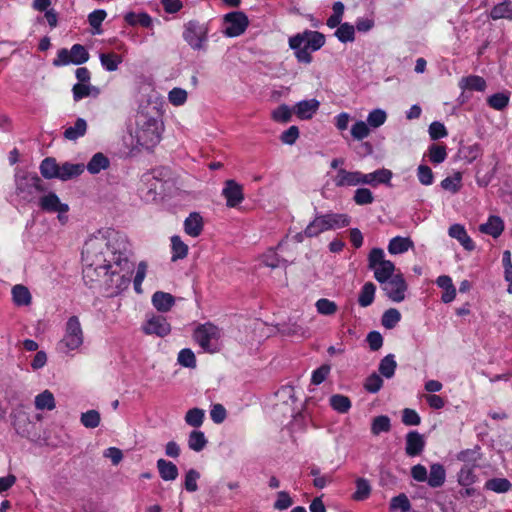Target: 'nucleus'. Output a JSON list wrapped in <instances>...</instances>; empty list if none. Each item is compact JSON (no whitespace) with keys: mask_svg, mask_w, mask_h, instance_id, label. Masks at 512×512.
Masks as SVG:
<instances>
[{"mask_svg":"<svg viewBox=\"0 0 512 512\" xmlns=\"http://www.w3.org/2000/svg\"><path fill=\"white\" fill-rule=\"evenodd\" d=\"M282 332L288 336L309 337L308 329L298 322H289L283 325Z\"/></svg>","mask_w":512,"mask_h":512,"instance_id":"obj_43","label":"nucleus"},{"mask_svg":"<svg viewBox=\"0 0 512 512\" xmlns=\"http://www.w3.org/2000/svg\"><path fill=\"white\" fill-rule=\"evenodd\" d=\"M137 125L136 137L138 143L147 149L155 147L161 138V128L158 121L140 115L137 119Z\"/></svg>","mask_w":512,"mask_h":512,"instance_id":"obj_4","label":"nucleus"},{"mask_svg":"<svg viewBox=\"0 0 512 512\" xmlns=\"http://www.w3.org/2000/svg\"><path fill=\"white\" fill-rule=\"evenodd\" d=\"M41 183V179L36 174H27L17 179V191L19 194H24V197L27 198L34 192L43 191Z\"/></svg>","mask_w":512,"mask_h":512,"instance_id":"obj_13","label":"nucleus"},{"mask_svg":"<svg viewBox=\"0 0 512 512\" xmlns=\"http://www.w3.org/2000/svg\"><path fill=\"white\" fill-rule=\"evenodd\" d=\"M391 429L390 419L386 415L377 416L372 420L371 432L373 435H379L383 432H389Z\"/></svg>","mask_w":512,"mask_h":512,"instance_id":"obj_46","label":"nucleus"},{"mask_svg":"<svg viewBox=\"0 0 512 512\" xmlns=\"http://www.w3.org/2000/svg\"><path fill=\"white\" fill-rule=\"evenodd\" d=\"M221 329L211 322L198 325L193 332L194 341L208 353L220 350Z\"/></svg>","mask_w":512,"mask_h":512,"instance_id":"obj_3","label":"nucleus"},{"mask_svg":"<svg viewBox=\"0 0 512 512\" xmlns=\"http://www.w3.org/2000/svg\"><path fill=\"white\" fill-rule=\"evenodd\" d=\"M320 102L316 99L303 100L295 104L293 112L300 120H309L318 111Z\"/></svg>","mask_w":512,"mask_h":512,"instance_id":"obj_18","label":"nucleus"},{"mask_svg":"<svg viewBox=\"0 0 512 512\" xmlns=\"http://www.w3.org/2000/svg\"><path fill=\"white\" fill-rule=\"evenodd\" d=\"M148 264L146 261H140L136 267V273L133 279L134 290L137 294L143 292L142 283L146 277Z\"/></svg>","mask_w":512,"mask_h":512,"instance_id":"obj_45","label":"nucleus"},{"mask_svg":"<svg viewBox=\"0 0 512 512\" xmlns=\"http://www.w3.org/2000/svg\"><path fill=\"white\" fill-rule=\"evenodd\" d=\"M34 404L37 410H53L56 407L55 398L51 391L44 390L35 397Z\"/></svg>","mask_w":512,"mask_h":512,"instance_id":"obj_32","label":"nucleus"},{"mask_svg":"<svg viewBox=\"0 0 512 512\" xmlns=\"http://www.w3.org/2000/svg\"><path fill=\"white\" fill-rule=\"evenodd\" d=\"M387 119L386 112L381 109L372 110L367 117V124L372 128H378L385 123Z\"/></svg>","mask_w":512,"mask_h":512,"instance_id":"obj_58","label":"nucleus"},{"mask_svg":"<svg viewBox=\"0 0 512 512\" xmlns=\"http://www.w3.org/2000/svg\"><path fill=\"white\" fill-rule=\"evenodd\" d=\"M225 35L237 37L243 34L249 25L248 17L241 11L231 12L225 15Z\"/></svg>","mask_w":512,"mask_h":512,"instance_id":"obj_10","label":"nucleus"},{"mask_svg":"<svg viewBox=\"0 0 512 512\" xmlns=\"http://www.w3.org/2000/svg\"><path fill=\"white\" fill-rule=\"evenodd\" d=\"M368 267L374 272V277L379 283H384L395 275V265L385 259L384 251L381 248H373L370 251Z\"/></svg>","mask_w":512,"mask_h":512,"instance_id":"obj_5","label":"nucleus"},{"mask_svg":"<svg viewBox=\"0 0 512 512\" xmlns=\"http://www.w3.org/2000/svg\"><path fill=\"white\" fill-rule=\"evenodd\" d=\"M125 21L132 26L140 25L142 27H150L152 25V18L146 13H127L125 15Z\"/></svg>","mask_w":512,"mask_h":512,"instance_id":"obj_48","label":"nucleus"},{"mask_svg":"<svg viewBox=\"0 0 512 512\" xmlns=\"http://www.w3.org/2000/svg\"><path fill=\"white\" fill-rule=\"evenodd\" d=\"M207 445V439L202 431L193 430L189 434L188 446L191 450L200 452Z\"/></svg>","mask_w":512,"mask_h":512,"instance_id":"obj_39","label":"nucleus"},{"mask_svg":"<svg viewBox=\"0 0 512 512\" xmlns=\"http://www.w3.org/2000/svg\"><path fill=\"white\" fill-rule=\"evenodd\" d=\"M392 176V171L386 168L378 169L371 173H362V185H370L372 187H377L380 184L388 185Z\"/></svg>","mask_w":512,"mask_h":512,"instance_id":"obj_17","label":"nucleus"},{"mask_svg":"<svg viewBox=\"0 0 512 512\" xmlns=\"http://www.w3.org/2000/svg\"><path fill=\"white\" fill-rule=\"evenodd\" d=\"M188 94L182 88H173L168 94L169 102L174 106H181L187 101Z\"/></svg>","mask_w":512,"mask_h":512,"instance_id":"obj_63","label":"nucleus"},{"mask_svg":"<svg viewBox=\"0 0 512 512\" xmlns=\"http://www.w3.org/2000/svg\"><path fill=\"white\" fill-rule=\"evenodd\" d=\"M87 131V123L84 119L78 118L74 124V126H70L65 129L64 137L68 140H76L79 137L85 135Z\"/></svg>","mask_w":512,"mask_h":512,"instance_id":"obj_33","label":"nucleus"},{"mask_svg":"<svg viewBox=\"0 0 512 512\" xmlns=\"http://www.w3.org/2000/svg\"><path fill=\"white\" fill-rule=\"evenodd\" d=\"M127 237L110 231L86 241L82 251L83 279L90 287H99L107 296L127 289L135 265Z\"/></svg>","mask_w":512,"mask_h":512,"instance_id":"obj_1","label":"nucleus"},{"mask_svg":"<svg viewBox=\"0 0 512 512\" xmlns=\"http://www.w3.org/2000/svg\"><path fill=\"white\" fill-rule=\"evenodd\" d=\"M40 172L44 178H58L59 165L54 158H45L41 162Z\"/></svg>","mask_w":512,"mask_h":512,"instance_id":"obj_40","label":"nucleus"},{"mask_svg":"<svg viewBox=\"0 0 512 512\" xmlns=\"http://www.w3.org/2000/svg\"><path fill=\"white\" fill-rule=\"evenodd\" d=\"M84 171L83 164L64 163L59 166L58 178L66 181L81 175Z\"/></svg>","mask_w":512,"mask_h":512,"instance_id":"obj_29","label":"nucleus"},{"mask_svg":"<svg viewBox=\"0 0 512 512\" xmlns=\"http://www.w3.org/2000/svg\"><path fill=\"white\" fill-rule=\"evenodd\" d=\"M396 366L397 364L394 360V355L389 354L381 360L379 371L384 377L391 378L395 373Z\"/></svg>","mask_w":512,"mask_h":512,"instance_id":"obj_52","label":"nucleus"},{"mask_svg":"<svg viewBox=\"0 0 512 512\" xmlns=\"http://www.w3.org/2000/svg\"><path fill=\"white\" fill-rule=\"evenodd\" d=\"M325 44V37L317 31L306 30L298 33L289 39L290 48H299L305 46L311 51L319 50Z\"/></svg>","mask_w":512,"mask_h":512,"instance_id":"obj_8","label":"nucleus"},{"mask_svg":"<svg viewBox=\"0 0 512 512\" xmlns=\"http://www.w3.org/2000/svg\"><path fill=\"white\" fill-rule=\"evenodd\" d=\"M174 303L175 298L170 293L157 291L152 296V304L160 312H168Z\"/></svg>","mask_w":512,"mask_h":512,"instance_id":"obj_25","label":"nucleus"},{"mask_svg":"<svg viewBox=\"0 0 512 512\" xmlns=\"http://www.w3.org/2000/svg\"><path fill=\"white\" fill-rule=\"evenodd\" d=\"M385 295L393 302H402L406 297L408 285L402 274H395L386 282L381 283Z\"/></svg>","mask_w":512,"mask_h":512,"instance_id":"obj_9","label":"nucleus"},{"mask_svg":"<svg viewBox=\"0 0 512 512\" xmlns=\"http://www.w3.org/2000/svg\"><path fill=\"white\" fill-rule=\"evenodd\" d=\"M353 200L357 205H368L373 203L374 196L368 188H358L354 192Z\"/></svg>","mask_w":512,"mask_h":512,"instance_id":"obj_59","label":"nucleus"},{"mask_svg":"<svg viewBox=\"0 0 512 512\" xmlns=\"http://www.w3.org/2000/svg\"><path fill=\"white\" fill-rule=\"evenodd\" d=\"M428 157L431 163L440 164L447 157L446 147L444 145L433 144L428 149Z\"/></svg>","mask_w":512,"mask_h":512,"instance_id":"obj_49","label":"nucleus"},{"mask_svg":"<svg viewBox=\"0 0 512 512\" xmlns=\"http://www.w3.org/2000/svg\"><path fill=\"white\" fill-rule=\"evenodd\" d=\"M479 230L484 234L497 238L504 230V222L498 216H490L486 223L479 226Z\"/></svg>","mask_w":512,"mask_h":512,"instance_id":"obj_22","label":"nucleus"},{"mask_svg":"<svg viewBox=\"0 0 512 512\" xmlns=\"http://www.w3.org/2000/svg\"><path fill=\"white\" fill-rule=\"evenodd\" d=\"M39 205L44 211L59 213L58 218L60 221H63L61 214H64L69 210V206L65 203H61L59 197L52 192L41 197Z\"/></svg>","mask_w":512,"mask_h":512,"instance_id":"obj_14","label":"nucleus"},{"mask_svg":"<svg viewBox=\"0 0 512 512\" xmlns=\"http://www.w3.org/2000/svg\"><path fill=\"white\" fill-rule=\"evenodd\" d=\"M205 418V412L204 410L200 408H192L187 411L185 415V421L186 423L191 426L198 428L203 424Z\"/></svg>","mask_w":512,"mask_h":512,"instance_id":"obj_50","label":"nucleus"},{"mask_svg":"<svg viewBox=\"0 0 512 512\" xmlns=\"http://www.w3.org/2000/svg\"><path fill=\"white\" fill-rule=\"evenodd\" d=\"M376 287L372 282H367L363 285L359 297L358 303L362 307H367L371 305L374 301Z\"/></svg>","mask_w":512,"mask_h":512,"instance_id":"obj_38","label":"nucleus"},{"mask_svg":"<svg viewBox=\"0 0 512 512\" xmlns=\"http://www.w3.org/2000/svg\"><path fill=\"white\" fill-rule=\"evenodd\" d=\"M109 167V159L102 153H96L87 164L91 174H97Z\"/></svg>","mask_w":512,"mask_h":512,"instance_id":"obj_34","label":"nucleus"},{"mask_svg":"<svg viewBox=\"0 0 512 512\" xmlns=\"http://www.w3.org/2000/svg\"><path fill=\"white\" fill-rule=\"evenodd\" d=\"M333 182L336 187L357 186L362 184V172L348 171L340 168L337 170L336 175L333 177Z\"/></svg>","mask_w":512,"mask_h":512,"instance_id":"obj_16","label":"nucleus"},{"mask_svg":"<svg viewBox=\"0 0 512 512\" xmlns=\"http://www.w3.org/2000/svg\"><path fill=\"white\" fill-rule=\"evenodd\" d=\"M489 106L495 110H503L509 104V95L505 93H496L487 99Z\"/></svg>","mask_w":512,"mask_h":512,"instance_id":"obj_56","label":"nucleus"},{"mask_svg":"<svg viewBox=\"0 0 512 512\" xmlns=\"http://www.w3.org/2000/svg\"><path fill=\"white\" fill-rule=\"evenodd\" d=\"M449 235L457 239L466 250L472 251L475 248L474 242L467 234L464 226L460 224L452 225L449 228Z\"/></svg>","mask_w":512,"mask_h":512,"instance_id":"obj_23","label":"nucleus"},{"mask_svg":"<svg viewBox=\"0 0 512 512\" xmlns=\"http://www.w3.org/2000/svg\"><path fill=\"white\" fill-rule=\"evenodd\" d=\"M370 134V126L364 121H357L352 125L351 135L356 140H362Z\"/></svg>","mask_w":512,"mask_h":512,"instance_id":"obj_61","label":"nucleus"},{"mask_svg":"<svg viewBox=\"0 0 512 512\" xmlns=\"http://www.w3.org/2000/svg\"><path fill=\"white\" fill-rule=\"evenodd\" d=\"M222 194L226 199V205L231 208L239 205L244 199L243 187L234 180L225 182Z\"/></svg>","mask_w":512,"mask_h":512,"instance_id":"obj_15","label":"nucleus"},{"mask_svg":"<svg viewBox=\"0 0 512 512\" xmlns=\"http://www.w3.org/2000/svg\"><path fill=\"white\" fill-rule=\"evenodd\" d=\"M425 446L424 438L417 431H411L406 435L405 451L408 456L419 455Z\"/></svg>","mask_w":512,"mask_h":512,"instance_id":"obj_19","label":"nucleus"},{"mask_svg":"<svg viewBox=\"0 0 512 512\" xmlns=\"http://www.w3.org/2000/svg\"><path fill=\"white\" fill-rule=\"evenodd\" d=\"M171 250L172 256L171 260L173 262L177 260H181L187 257L189 252V247L186 243L182 241L180 236L174 235L171 237Z\"/></svg>","mask_w":512,"mask_h":512,"instance_id":"obj_30","label":"nucleus"},{"mask_svg":"<svg viewBox=\"0 0 512 512\" xmlns=\"http://www.w3.org/2000/svg\"><path fill=\"white\" fill-rule=\"evenodd\" d=\"M89 53L81 44H74L70 50L62 48L58 51L57 57L53 60L56 67L66 66L69 64L80 65L87 62Z\"/></svg>","mask_w":512,"mask_h":512,"instance_id":"obj_7","label":"nucleus"},{"mask_svg":"<svg viewBox=\"0 0 512 512\" xmlns=\"http://www.w3.org/2000/svg\"><path fill=\"white\" fill-rule=\"evenodd\" d=\"M84 340L83 330L77 316H71L65 327V334L60 341V347L65 352L78 349Z\"/></svg>","mask_w":512,"mask_h":512,"instance_id":"obj_6","label":"nucleus"},{"mask_svg":"<svg viewBox=\"0 0 512 512\" xmlns=\"http://www.w3.org/2000/svg\"><path fill=\"white\" fill-rule=\"evenodd\" d=\"M106 16V11L102 9L95 10L89 14L88 21L89 24L95 29L94 33L99 34L101 32L100 27Z\"/></svg>","mask_w":512,"mask_h":512,"instance_id":"obj_62","label":"nucleus"},{"mask_svg":"<svg viewBox=\"0 0 512 512\" xmlns=\"http://www.w3.org/2000/svg\"><path fill=\"white\" fill-rule=\"evenodd\" d=\"M80 421L86 428H96L101 421L100 413L97 410H89L81 414Z\"/></svg>","mask_w":512,"mask_h":512,"instance_id":"obj_53","label":"nucleus"},{"mask_svg":"<svg viewBox=\"0 0 512 512\" xmlns=\"http://www.w3.org/2000/svg\"><path fill=\"white\" fill-rule=\"evenodd\" d=\"M350 224V217L345 213L316 214L313 220L304 229V235L308 238L319 236L329 230L346 227Z\"/></svg>","mask_w":512,"mask_h":512,"instance_id":"obj_2","label":"nucleus"},{"mask_svg":"<svg viewBox=\"0 0 512 512\" xmlns=\"http://www.w3.org/2000/svg\"><path fill=\"white\" fill-rule=\"evenodd\" d=\"M143 332L147 335H156L165 337L171 332V326L167 319L161 315H152L147 319L142 327Z\"/></svg>","mask_w":512,"mask_h":512,"instance_id":"obj_12","label":"nucleus"},{"mask_svg":"<svg viewBox=\"0 0 512 512\" xmlns=\"http://www.w3.org/2000/svg\"><path fill=\"white\" fill-rule=\"evenodd\" d=\"M177 360L180 365L187 368H194L196 366L195 354L189 348L182 349L178 354Z\"/></svg>","mask_w":512,"mask_h":512,"instance_id":"obj_60","label":"nucleus"},{"mask_svg":"<svg viewBox=\"0 0 512 512\" xmlns=\"http://www.w3.org/2000/svg\"><path fill=\"white\" fill-rule=\"evenodd\" d=\"M157 468L161 478L165 481H173L178 477V468L171 461L159 459L157 461Z\"/></svg>","mask_w":512,"mask_h":512,"instance_id":"obj_28","label":"nucleus"},{"mask_svg":"<svg viewBox=\"0 0 512 512\" xmlns=\"http://www.w3.org/2000/svg\"><path fill=\"white\" fill-rule=\"evenodd\" d=\"M72 94L74 101L78 102L86 97L97 98L100 94V89L91 83H76L73 85Z\"/></svg>","mask_w":512,"mask_h":512,"instance_id":"obj_21","label":"nucleus"},{"mask_svg":"<svg viewBox=\"0 0 512 512\" xmlns=\"http://www.w3.org/2000/svg\"><path fill=\"white\" fill-rule=\"evenodd\" d=\"M330 406L338 413H347L351 408L350 399L342 394L332 395L329 399Z\"/></svg>","mask_w":512,"mask_h":512,"instance_id":"obj_36","label":"nucleus"},{"mask_svg":"<svg viewBox=\"0 0 512 512\" xmlns=\"http://www.w3.org/2000/svg\"><path fill=\"white\" fill-rule=\"evenodd\" d=\"M446 472L443 465L434 463L430 466V473L427 476V482L430 487L437 488L444 484Z\"/></svg>","mask_w":512,"mask_h":512,"instance_id":"obj_27","label":"nucleus"},{"mask_svg":"<svg viewBox=\"0 0 512 512\" xmlns=\"http://www.w3.org/2000/svg\"><path fill=\"white\" fill-rule=\"evenodd\" d=\"M341 42H352L354 40L355 28L349 23L341 24L335 32Z\"/></svg>","mask_w":512,"mask_h":512,"instance_id":"obj_54","label":"nucleus"},{"mask_svg":"<svg viewBox=\"0 0 512 512\" xmlns=\"http://www.w3.org/2000/svg\"><path fill=\"white\" fill-rule=\"evenodd\" d=\"M204 223L202 216L193 212L184 221V231L191 237H198L203 231Z\"/></svg>","mask_w":512,"mask_h":512,"instance_id":"obj_20","label":"nucleus"},{"mask_svg":"<svg viewBox=\"0 0 512 512\" xmlns=\"http://www.w3.org/2000/svg\"><path fill=\"white\" fill-rule=\"evenodd\" d=\"M461 87L468 90L484 91L486 88V81L476 75H471L461 79Z\"/></svg>","mask_w":512,"mask_h":512,"instance_id":"obj_42","label":"nucleus"},{"mask_svg":"<svg viewBox=\"0 0 512 512\" xmlns=\"http://www.w3.org/2000/svg\"><path fill=\"white\" fill-rule=\"evenodd\" d=\"M99 58L101 65L109 72L116 71L123 61L122 57L114 52L101 53Z\"/></svg>","mask_w":512,"mask_h":512,"instance_id":"obj_35","label":"nucleus"},{"mask_svg":"<svg viewBox=\"0 0 512 512\" xmlns=\"http://www.w3.org/2000/svg\"><path fill=\"white\" fill-rule=\"evenodd\" d=\"M490 17L493 20H512V8L510 7V4L507 2H502L500 4L495 5L490 12Z\"/></svg>","mask_w":512,"mask_h":512,"instance_id":"obj_44","label":"nucleus"},{"mask_svg":"<svg viewBox=\"0 0 512 512\" xmlns=\"http://www.w3.org/2000/svg\"><path fill=\"white\" fill-rule=\"evenodd\" d=\"M485 487L496 493H505L511 489L512 484L506 478H493L486 482Z\"/></svg>","mask_w":512,"mask_h":512,"instance_id":"obj_47","label":"nucleus"},{"mask_svg":"<svg viewBox=\"0 0 512 512\" xmlns=\"http://www.w3.org/2000/svg\"><path fill=\"white\" fill-rule=\"evenodd\" d=\"M13 302L17 306H28L31 304L32 296L28 288L18 284L12 288Z\"/></svg>","mask_w":512,"mask_h":512,"instance_id":"obj_31","label":"nucleus"},{"mask_svg":"<svg viewBox=\"0 0 512 512\" xmlns=\"http://www.w3.org/2000/svg\"><path fill=\"white\" fill-rule=\"evenodd\" d=\"M382 385V378L378 374L373 373L366 379L364 388L370 393H376L381 389Z\"/></svg>","mask_w":512,"mask_h":512,"instance_id":"obj_64","label":"nucleus"},{"mask_svg":"<svg viewBox=\"0 0 512 512\" xmlns=\"http://www.w3.org/2000/svg\"><path fill=\"white\" fill-rule=\"evenodd\" d=\"M183 37L193 49H202L206 41V29L197 22L190 21L185 27Z\"/></svg>","mask_w":512,"mask_h":512,"instance_id":"obj_11","label":"nucleus"},{"mask_svg":"<svg viewBox=\"0 0 512 512\" xmlns=\"http://www.w3.org/2000/svg\"><path fill=\"white\" fill-rule=\"evenodd\" d=\"M441 187L452 194L459 192L462 187V173L457 171L451 177H446L441 181Z\"/></svg>","mask_w":512,"mask_h":512,"instance_id":"obj_37","label":"nucleus"},{"mask_svg":"<svg viewBox=\"0 0 512 512\" xmlns=\"http://www.w3.org/2000/svg\"><path fill=\"white\" fill-rule=\"evenodd\" d=\"M437 285L444 290L441 300L444 303L452 302L456 297V288L452 283L451 277L441 275L436 280Z\"/></svg>","mask_w":512,"mask_h":512,"instance_id":"obj_26","label":"nucleus"},{"mask_svg":"<svg viewBox=\"0 0 512 512\" xmlns=\"http://www.w3.org/2000/svg\"><path fill=\"white\" fill-rule=\"evenodd\" d=\"M414 248V243L409 237L396 236L389 241L388 252L392 255H398Z\"/></svg>","mask_w":512,"mask_h":512,"instance_id":"obj_24","label":"nucleus"},{"mask_svg":"<svg viewBox=\"0 0 512 512\" xmlns=\"http://www.w3.org/2000/svg\"><path fill=\"white\" fill-rule=\"evenodd\" d=\"M371 490V485L367 479L358 478L356 480V491L352 498L356 501H363L370 496Z\"/></svg>","mask_w":512,"mask_h":512,"instance_id":"obj_41","label":"nucleus"},{"mask_svg":"<svg viewBox=\"0 0 512 512\" xmlns=\"http://www.w3.org/2000/svg\"><path fill=\"white\" fill-rule=\"evenodd\" d=\"M293 109L282 104L272 112V118L276 122L287 123L291 120Z\"/></svg>","mask_w":512,"mask_h":512,"instance_id":"obj_57","label":"nucleus"},{"mask_svg":"<svg viewBox=\"0 0 512 512\" xmlns=\"http://www.w3.org/2000/svg\"><path fill=\"white\" fill-rule=\"evenodd\" d=\"M316 310L319 314L329 316L337 312L338 306L334 301L327 298H321L315 303Z\"/></svg>","mask_w":512,"mask_h":512,"instance_id":"obj_51","label":"nucleus"},{"mask_svg":"<svg viewBox=\"0 0 512 512\" xmlns=\"http://www.w3.org/2000/svg\"><path fill=\"white\" fill-rule=\"evenodd\" d=\"M401 319L400 312L395 308H390L382 316V325L387 329L394 328Z\"/></svg>","mask_w":512,"mask_h":512,"instance_id":"obj_55","label":"nucleus"}]
</instances>
